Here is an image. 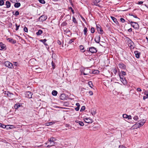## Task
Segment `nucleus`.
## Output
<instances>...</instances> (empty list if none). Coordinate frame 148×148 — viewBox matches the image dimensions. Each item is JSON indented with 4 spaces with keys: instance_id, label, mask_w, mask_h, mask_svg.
I'll list each match as a JSON object with an SVG mask.
<instances>
[{
    "instance_id": "obj_10",
    "label": "nucleus",
    "mask_w": 148,
    "mask_h": 148,
    "mask_svg": "<svg viewBox=\"0 0 148 148\" xmlns=\"http://www.w3.org/2000/svg\"><path fill=\"white\" fill-rule=\"evenodd\" d=\"M128 45L129 47H130L131 48L134 49V43L131 40L128 41Z\"/></svg>"
},
{
    "instance_id": "obj_61",
    "label": "nucleus",
    "mask_w": 148,
    "mask_h": 148,
    "mask_svg": "<svg viewBox=\"0 0 148 148\" xmlns=\"http://www.w3.org/2000/svg\"><path fill=\"white\" fill-rule=\"evenodd\" d=\"M54 123V122H51L49 123V125H51L52 124H53Z\"/></svg>"
},
{
    "instance_id": "obj_25",
    "label": "nucleus",
    "mask_w": 148,
    "mask_h": 148,
    "mask_svg": "<svg viewBox=\"0 0 148 148\" xmlns=\"http://www.w3.org/2000/svg\"><path fill=\"white\" fill-rule=\"evenodd\" d=\"M65 18H66V21H68L69 20H70L71 17L68 14V15H66V16L65 17Z\"/></svg>"
},
{
    "instance_id": "obj_51",
    "label": "nucleus",
    "mask_w": 148,
    "mask_h": 148,
    "mask_svg": "<svg viewBox=\"0 0 148 148\" xmlns=\"http://www.w3.org/2000/svg\"><path fill=\"white\" fill-rule=\"evenodd\" d=\"M19 12L18 11H16L15 12V13L14 14L16 16H18L19 15Z\"/></svg>"
},
{
    "instance_id": "obj_4",
    "label": "nucleus",
    "mask_w": 148,
    "mask_h": 148,
    "mask_svg": "<svg viewBox=\"0 0 148 148\" xmlns=\"http://www.w3.org/2000/svg\"><path fill=\"white\" fill-rule=\"evenodd\" d=\"M146 121V120L145 119L140 120V122L136 124L137 125V127L139 128L141 126H143L145 123Z\"/></svg>"
},
{
    "instance_id": "obj_53",
    "label": "nucleus",
    "mask_w": 148,
    "mask_h": 148,
    "mask_svg": "<svg viewBox=\"0 0 148 148\" xmlns=\"http://www.w3.org/2000/svg\"><path fill=\"white\" fill-rule=\"evenodd\" d=\"M127 118L129 119H132V117L130 115H128V116L127 117Z\"/></svg>"
},
{
    "instance_id": "obj_63",
    "label": "nucleus",
    "mask_w": 148,
    "mask_h": 148,
    "mask_svg": "<svg viewBox=\"0 0 148 148\" xmlns=\"http://www.w3.org/2000/svg\"><path fill=\"white\" fill-rule=\"evenodd\" d=\"M128 31L129 32H131L132 31V29L131 28H130V29H128Z\"/></svg>"
},
{
    "instance_id": "obj_49",
    "label": "nucleus",
    "mask_w": 148,
    "mask_h": 148,
    "mask_svg": "<svg viewBox=\"0 0 148 148\" xmlns=\"http://www.w3.org/2000/svg\"><path fill=\"white\" fill-rule=\"evenodd\" d=\"M24 30L25 32H28V29L27 28L25 27L24 28Z\"/></svg>"
},
{
    "instance_id": "obj_54",
    "label": "nucleus",
    "mask_w": 148,
    "mask_h": 148,
    "mask_svg": "<svg viewBox=\"0 0 148 148\" xmlns=\"http://www.w3.org/2000/svg\"><path fill=\"white\" fill-rule=\"evenodd\" d=\"M69 9H71V11L73 13V14H74V10H73V9L71 7H70L69 8Z\"/></svg>"
},
{
    "instance_id": "obj_18",
    "label": "nucleus",
    "mask_w": 148,
    "mask_h": 148,
    "mask_svg": "<svg viewBox=\"0 0 148 148\" xmlns=\"http://www.w3.org/2000/svg\"><path fill=\"white\" fill-rule=\"evenodd\" d=\"M21 106V104L18 103L14 105V108L15 109H17L18 108L20 107Z\"/></svg>"
},
{
    "instance_id": "obj_47",
    "label": "nucleus",
    "mask_w": 148,
    "mask_h": 148,
    "mask_svg": "<svg viewBox=\"0 0 148 148\" xmlns=\"http://www.w3.org/2000/svg\"><path fill=\"white\" fill-rule=\"evenodd\" d=\"M9 92L8 91H5L4 92V94L5 95H6L7 96H8V94Z\"/></svg>"
},
{
    "instance_id": "obj_44",
    "label": "nucleus",
    "mask_w": 148,
    "mask_h": 148,
    "mask_svg": "<svg viewBox=\"0 0 148 148\" xmlns=\"http://www.w3.org/2000/svg\"><path fill=\"white\" fill-rule=\"evenodd\" d=\"M15 25L16 26V30L17 31L18 30V28L20 27V25H18L17 24H16Z\"/></svg>"
},
{
    "instance_id": "obj_35",
    "label": "nucleus",
    "mask_w": 148,
    "mask_h": 148,
    "mask_svg": "<svg viewBox=\"0 0 148 148\" xmlns=\"http://www.w3.org/2000/svg\"><path fill=\"white\" fill-rule=\"evenodd\" d=\"M4 2L3 0H0V6H2L4 4Z\"/></svg>"
},
{
    "instance_id": "obj_7",
    "label": "nucleus",
    "mask_w": 148,
    "mask_h": 148,
    "mask_svg": "<svg viewBox=\"0 0 148 148\" xmlns=\"http://www.w3.org/2000/svg\"><path fill=\"white\" fill-rule=\"evenodd\" d=\"M33 94L30 91L27 92L25 94V97L28 98H32V96Z\"/></svg>"
},
{
    "instance_id": "obj_56",
    "label": "nucleus",
    "mask_w": 148,
    "mask_h": 148,
    "mask_svg": "<svg viewBox=\"0 0 148 148\" xmlns=\"http://www.w3.org/2000/svg\"><path fill=\"white\" fill-rule=\"evenodd\" d=\"M51 64H52V66L53 67H54L55 66V64L53 62V61H52V62H51Z\"/></svg>"
},
{
    "instance_id": "obj_37",
    "label": "nucleus",
    "mask_w": 148,
    "mask_h": 148,
    "mask_svg": "<svg viewBox=\"0 0 148 148\" xmlns=\"http://www.w3.org/2000/svg\"><path fill=\"white\" fill-rule=\"evenodd\" d=\"M13 95V93H10L9 92L8 97H9L10 98H12Z\"/></svg>"
},
{
    "instance_id": "obj_62",
    "label": "nucleus",
    "mask_w": 148,
    "mask_h": 148,
    "mask_svg": "<svg viewBox=\"0 0 148 148\" xmlns=\"http://www.w3.org/2000/svg\"><path fill=\"white\" fill-rule=\"evenodd\" d=\"M10 1L13 3H16V0H10Z\"/></svg>"
},
{
    "instance_id": "obj_14",
    "label": "nucleus",
    "mask_w": 148,
    "mask_h": 148,
    "mask_svg": "<svg viewBox=\"0 0 148 148\" xmlns=\"http://www.w3.org/2000/svg\"><path fill=\"white\" fill-rule=\"evenodd\" d=\"M66 95L64 94H61L60 96V99L62 100H64L66 99Z\"/></svg>"
},
{
    "instance_id": "obj_2",
    "label": "nucleus",
    "mask_w": 148,
    "mask_h": 148,
    "mask_svg": "<svg viewBox=\"0 0 148 148\" xmlns=\"http://www.w3.org/2000/svg\"><path fill=\"white\" fill-rule=\"evenodd\" d=\"M119 75L120 78V79L121 80L123 83V84L125 85L127 84V82L126 80L124 78V76L123 75L121 76L120 75V73L119 74Z\"/></svg>"
},
{
    "instance_id": "obj_9",
    "label": "nucleus",
    "mask_w": 148,
    "mask_h": 148,
    "mask_svg": "<svg viewBox=\"0 0 148 148\" xmlns=\"http://www.w3.org/2000/svg\"><path fill=\"white\" fill-rule=\"evenodd\" d=\"M6 49V45L2 42H0V50H5Z\"/></svg>"
},
{
    "instance_id": "obj_19",
    "label": "nucleus",
    "mask_w": 148,
    "mask_h": 148,
    "mask_svg": "<svg viewBox=\"0 0 148 148\" xmlns=\"http://www.w3.org/2000/svg\"><path fill=\"white\" fill-rule=\"evenodd\" d=\"M5 5L7 8H9L11 6V3L8 1H7L5 3Z\"/></svg>"
},
{
    "instance_id": "obj_34",
    "label": "nucleus",
    "mask_w": 148,
    "mask_h": 148,
    "mask_svg": "<svg viewBox=\"0 0 148 148\" xmlns=\"http://www.w3.org/2000/svg\"><path fill=\"white\" fill-rule=\"evenodd\" d=\"M75 39V38H73L72 39L70 40L69 42L68 43L69 44H71L74 41Z\"/></svg>"
},
{
    "instance_id": "obj_24",
    "label": "nucleus",
    "mask_w": 148,
    "mask_h": 148,
    "mask_svg": "<svg viewBox=\"0 0 148 148\" xmlns=\"http://www.w3.org/2000/svg\"><path fill=\"white\" fill-rule=\"evenodd\" d=\"M97 31L99 34H102L103 33V31L101 29V27L100 28H98V29H97Z\"/></svg>"
},
{
    "instance_id": "obj_64",
    "label": "nucleus",
    "mask_w": 148,
    "mask_h": 148,
    "mask_svg": "<svg viewBox=\"0 0 148 148\" xmlns=\"http://www.w3.org/2000/svg\"><path fill=\"white\" fill-rule=\"evenodd\" d=\"M57 43L59 45H61V42L59 40L57 41Z\"/></svg>"
},
{
    "instance_id": "obj_57",
    "label": "nucleus",
    "mask_w": 148,
    "mask_h": 148,
    "mask_svg": "<svg viewBox=\"0 0 148 148\" xmlns=\"http://www.w3.org/2000/svg\"><path fill=\"white\" fill-rule=\"evenodd\" d=\"M121 73H122V74L123 75H125L126 74V73L124 71H121Z\"/></svg>"
},
{
    "instance_id": "obj_12",
    "label": "nucleus",
    "mask_w": 148,
    "mask_h": 148,
    "mask_svg": "<svg viewBox=\"0 0 148 148\" xmlns=\"http://www.w3.org/2000/svg\"><path fill=\"white\" fill-rule=\"evenodd\" d=\"M100 36H97L95 38V41L97 43H99L100 41Z\"/></svg>"
},
{
    "instance_id": "obj_6",
    "label": "nucleus",
    "mask_w": 148,
    "mask_h": 148,
    "mask_svg": "<svg viewBox=\"0 0 148 148\" xmlns=\"http://www.w3.org/2000/svg\"><path fill=\"white\" fill-rule=\"evenodd\" d=\"M5 65L6 66L10 68H12L13 66L12 64L8 61H6L5 62Z\"/></svg>"
},
{
    "instance_id": "obj_26",
    "label": "nucleus",
    "mask_w": 148,
    "mask_h": 148,
    "mask_svg": "<svg viewBox=\"0 0 148 148\" xmlns=\"http://www.w3.org/2000/svg\"><path fill=\"white\" fill-rule=\"evenodd\" d=\"M47 40L46 39H44L43 40L41 39L40 40V42H43V44L46 46L47 45V43H45V42L47 41Z\"/></svg>"
},
{
    "instance_id": "obj_20",
    "label": "nucleus",
    "mask_w": 148,
    "mask_h": 148,
    "mask_svg": "<svg viewBox=\"0 0 148 148\" xmlns=\"http://www.w3.org/2000/svg\"><path fill=\"white\" fill-rule=\"evenodd\" d=\"M42 33V31L41 29H39L38 30V32H36V34L37 36H39L41 35Z\"/></svg>"
},
{
    "instance_id": "obj_59",
    "label": "nucleus",
    "mask_w": 148,
    "mask_h": 148,
    "mask_svg": "<svg viewBox=\"0 0 148 148\" xmlns=\"http://www.w3.org/2000/svg\"><path fill=\"white\" fill-rule=\"evenodd\" d=\"M119 148H126V147L123 145H119Z\"/></svg>"
},
{
    "instance_id": "obj_31",
    "label": "nucleus",
    "mask_w": 148,
    "mask_h": 148,
    "mask_svg": "<svg viewBox=\"0 0 148 148\" xmlns=\"http://www.w3.org/2000/svg\"><path fill=\"white\" fill-rule=\"evenodd\" d=\"M79 48L81 50H82V51L83 52H84L85 51H83V50L84 49V48L83 47V46L82 45H81L79 46Z\"/></svg>"
},
{
    "instance_id": "obj_42",
    "label": "nucleus",
    "mask_w": 148,
    "mask_h": 148,
    "mask_svg": "<svg viewBox=\"0 0 148 148\" xmlns=\"http://www.w3.org/2000/svg\"><path fill=\"white\" fill-rule=\"evenodd\" d=\"M113 72L115 75L117 73V70L116 68L114 69H113Z\"/></svg>"
},
{
    "instance_id": "obj_8",
    "label": "nucleus",
    "mask_w": 148,
    "mask_h": 148,
    "mask_svg": "<svg viewBox=\"0 0 148 148\" xmlns=\"http://www.w3.org/2000/svg\"><path fill=\"white\" fill-rule=\"evenodd\" d=\"M131 25L135 29H138L139 28V25L136 22H134L133 23L131 24Z\"/></svg>"
},
{
    "instance_id": "obj_23",
    "label": "nucleus",
    "mask_w": 148,
    "mask_h": 148,
    "mask_svg": "<svg viewBox=\"0 0 148 148\" xmlns=\"http://www.w3.org/2000/svg\"><path fill=\"white\" fill-rule=\"evenodd\" d=\"M92 73L93 74H98L99 73V71L98 70H92V71L91 70V73Z\"/></svg>"
},
{
    "instance_id": "obj_60",
    "label": "nucleus",
    "mask_w": 148,
    "mask_h": 148,
    "mask_svg": "<svg viewBox=\"0 0 148 148\" xmlns=\"http://www.w3.org/2000/svg\"><path fill=\"white\" fill-rule=\"evenodd\" d=\"M79 107H77L75 109V110L77 111H78L79 110Z\"/></svg>"
},
{
    "instance_id": "obj_16",
    "label": "nucleus",
    "mask_w": 148,
    "mask_h": 148,
    "mask_svg": "<svg viewBox=\"0 0 148 148\" xmlns=\"http://www.w3.org/2000/svg\"><path fill=\"white\" fill-rule=\"evenodd\" d=\"M8 41L9 42L12 43L13 44H15L16 43V41L13 39L10 38H8L7 39Z\"/></svg>"
},
{
    "instance_id": "obj_3",
    "label": "nucleus",
    "mask_w": 148,
    "mask_h": 148,
    "mask_svg": "<svg viewBox=\"0 0 148 148\" xmlns=\"http://www.w3.org/2000/svg\"><path fill=\"white\" fill-rule=\"evenodd\" d=\"M90 73H91V70L87 68L84 69L83 72V74L84 75H88Z\"/></svg>"
},
{
    "instance_id": "obj_29",
    "label": "nucleus",
    "mask_w": 148,
    "mask_h": 148,
    "mask_svg": "<svg viewBox=\"0 0 148 148\" xmlns=\"http://www.w3.org/2000/svg\"><path fill=\"white\" fill-rule=\"evenodd\" d=\"M87 28L85 27L84 28V34L86 36L87 35Z\"/></svg>"
},
{
    "instance_id": "obj_28",
    "label": "nucleus",
    "mask_w": 148,
    "mask_h": 148,
    "mask_svg": "<svg viewBox=\"0 0 148 148\" xmlns=\"http://www.w3.org/2000/svg\"><path fill=\"white\" fill-rule=\"evenodd\" d=\"M111 18L112 19V20L113 21L116 23H118V21H117L116 19L115 18V17L113 16H111Z\"/></svg>"
},
{
    "instance_id": "obj_58",
    "label": "nucleus",
    "mask_w": 148,
    "mask_h": 148,
    "mask_svg": "<svg viewBox=\"0 0 148 148\" xmlns=\"http://www.w3.org/2000/svg\"><path fill=\"white\" fill-rule=\"evenodd\" d=\"M80 17L83 20V21H84V22H86V20L82 16V15H80Z\"/></svg>"
},
{
    "instance_id": "obj_39",
    "label": "nucleus",
    "mask_w": 148,
    "mask_h": 148,
    "mask_svg": "<svg viewBox=\"0 0 148 148\" xmlns=\"http://www.w3.org/2000/svg\"><path fill=\"white\" fill-rule=\"evenodd\" d=\"M138 116H134L133 118V119L135 120H136V121H137L138 120Z\"/></svg>"
},
{
    "instance_id": "obj_48",
    "label": "nucleus",
    "mask_w": 148,
    "mask_h": 148,
    "mask_svg": "<svg viewBox=\"0 0 148 148\" xmlns=\"http://www.w3.org/2000/svg\"><path fill=\"white\" fill-rule=\"evenodd\" d=\"M55 142H50V144H51V146L54 145H55Z\"/></svg>"
},
{
    "instance_id": "obj_11",
    "label": "nucleus",
    "mask_w": 148,
    "mask_h": 148,
    "mask_svg": "<svg viewBox=\"0 0 148 148\" xmlns=\"http://www.w3.org/2000/svg\"><path fill=\"white\" fill-rule=\"evenodd\" d=\"M118 66L120 69H124L126 68V66L122 62L119 63Z\"/></svg>"
},
{
    "instance_id": "obj_21",
    "label": "nucleus",
    "mask_w": 148,
    "mask_h": 148,
    "mask_svg": "<svg viewBox=\"0 0 148 148\" xmlns=\"http://www.w3.org/2000/svg\"><path fill=\"white\" fill-rule=\"evenodd\" d=\"M75 122L78 123L79 124V125H80L81 126H83L84 125V124L83 122H82V121H79L77 120H75Z\"/></svg>"
},
{
    "instance_id": "obj_38",
    "label": "nucleus",
    "mask_w": 148,
    "mask_h": 148,
    "mask_svg": "<svg viewBox=\"0 0 148 148\" xmlns=\"http://www.w3.org/2000/svg\"><path fill=\"white\" fill-rule=\"evenodd\" d=\"M85 109V107L84 106H83L81 108L80 110V111L82 112Z\"/></svg>"
},
{
    "instance_id": "obj_17",
    "label": "nucleus",
    "mask_w": 148,
    "mask_h": 148,
    "mask_svg": "<svg viewBox=\"0 0 148 148\" xmlns=\"http://www.w3.org/2000/svg\"><path fill=\"white\" fill-rule=\"evenodd\" d=\"M91 113L94 116L96 113V110L94 108H92L90 110Z\"/></svg>"
},
{
    "instance_id": "obj_30",
    "label": "nucleus",
    "mask_w": 148,
    "mask_h": 148,
    "mask_svg": "<svg viewBox=\"0 0 148 148\" xmlns=\"http://www.w3.org/2000/svg\"><path fill=\"white\" fill-rule=\"evenodd\" d=\"M95 2L94 3L93 2V5H97V3H99L101 0H95Z\"/></svg>"
},
{
    "instance_id": "obj_13",
    "label": "nucleus",
    "mask_w": 148,
    "mask_h": 148,
    "mask_svg": "<svg viewBox=\"0 0 148 148\" xmlns=\"http://www.w3.org/2000/svg\"><path fill=\"white\" fill-rule=\"evenodd\" d=\"M85 122L87 123H92V120L88 118H86L84 119Z\"/></svg>"
},
{
    "instance_id": "obj_1",
    "label": "nucleus",
    "mask_w": 148,
    "mask_h": 148,
    "mask_svg": "<svg viewBox=\"0 0 148 148\" xmlns=\"http://www.w3.org/2000/svg\"><path fill=\"white\" fill-rule=\"evenodd\" d=\"M47 18V16L46 15H42L40 16L38 20V21L43 22L45 21Z\"/></svg>"
},
{
    "instance_id": "obj_41",
    "label": "nucleus",
    "mask_w": 148,
    "mask_h": 148,
    "mask_svg": "<svg viewBox=\"0 0 148 148\" xmlns=\"http://www.w3.org/2000/svg\"><path fill=\"white\" fill-rule=\"evenodd\" d=\"M95 32V30L94 28L93 27H91V33H94Z\"/></svg>"
},
{
    "instance_id": "obj_55",
    "label": "nucleus",
    "mask_w": 148,
    "mask_h": 148,
    "mask_svg": "<svg viewBox=\"0 0 148 148\" xmlns=\"http://www.w3.org/2000/svg\"><path fill=\"white\" fill-rule=\"evenodd\" d=\"M62 25L63 26H66L67 25V23L65 22H64L62 24Z\"/></svg>"
},
{
    "instance_id": "obj_46",
    "label": "nucleus",
    "mask_w": 148,
    "mask_h": 148,
    "mask_svg": "<svg viewBox=\"0 0 148 148\" xmlns=\"http://www.w3.org/2000/svg\"><path fill=\"white\" fill-rule=\"evenodd\" d=\"M128 115L126 114H124L123 115V117L124 118H127Z\"/></svg>"
},
{
    "instance_id": "obj_40",
    "label": "nucleus",
    "mask_w": 148,
    "mask_h": 148,
    "mask_svg": "<svg viewBox=\"0 0 148 148\" xmlns=\"http://www.w3.org/2000/svg\"><path fill=\"white\" fill-rule=\"evenodd\" d=\"M129 15L130 16H133L135 18H138V19H139L138 18L137 16L136 15H135V14L133 15L132 14H131L130 13V14Z\"/></svg>"
},
{
    "instance_id": "obj_15",
    "label": "nucleus",
    "mask_w": 148,
    "mask_h": 148,
    "mask_svg": "<svg viewBox=\"0 0 148 148\" xmlns=\"http://www.w3.org/2000/svg\"><path fill=\"white\" fill-rule=\"evenodd\" d=\"M134 53L135 54L136 58H139L140 55V53L139 52L137 51H135Z\"/></svg>"
},
{
    "instance_id": "obj_45",
    "label": "nucleus",
    "mask_w": 148,
    "mask_h": 148,
    "mask_svg": "<svg viewBox=\"0 0 148 148\" xmlns=\"http://www.w3.org/2000/svg\"><path fill=\"white\" fill-rule=\"evenodd\" d=\"M55 140V138H52L50 139V140H49V141L50 142H55L54 141V140Z\"/></svg>"
},
{
    "instance_id": "obj_5",
    "label": "nucleus",
    "mask_w": 148,
    "mask_h": 148,
    "mask_svg": "<svg viewBox=\"0 0 148 148\" xmlns=\"http://www.w3.org/2000/svg\"><path fill=\"white\" fill-rule=\"evenodd\" d=\"M89 51L92 53H95L97 52V50L96 48L94 47H91L89 48Z\"/></svg>"
},
{
    "instance_id": "obj_52",
    "label": "nucleus",
    "mask_w": 148,
    "mask_h": 148,
    "mask_svg": "<svg viewBox=\"0 0 148 148\" xmlns=\"http://www.w3.org/2000/svg\"><path fill=\"white\" fill-rule=\"evenodd\" d=\"M120 20L121 21L122 23H124L125 21V20L123 18H121L120 19Z\"/></svg>"
},
{
    "instance_id": "obj_27",
    "label": "nucleus",
    "mask_w": 148,
    "mask_h": 148,
    "mask_svg": "<svg viewBox=\"0 0 148 148\" xmlns=\"http://www.w3.org/2000/svg\"><path fill=\"white\" fill-rule=\"evenodd\" d=\"M57 93V92L55 90H53L52 92V94L53 96H56Z\"/></svg>"
},
{
    "instance_id": "obj_43",
    "label": "nucleus",
    "mask_w": 148,
    "mask_h": 148,
    "mask_svg": "<svg viewBox=\"0 0 148 148\" xmlns=\"http://www.w3.org/2000/svg\"><path fill=\"white\" fill-rule=\"evenodd\" d=\"M39 2L41 3L44 4L45 3V1L44 0H38Z\"/></svg>"
},
{
    "instance_id": "obj_22",
    "label": "nucleus",
    "mask_w": 148,
    "mask_h": 148,
    "mask_svg": "<svg viewBox=\"0 0 148 148\" xmlns=\"http://www.w3.org/2000/svg\"><path fill=\"white\" fill-rule=\"evenodd\" d=\"M14 6L15 8H18L21 6V4L20 3H15Z\"/></svg>"
},
{
    "instance_id": "obj_50",
    "label": "nucleus",
    "mask_w": 148,
    "mask_h": 148,
    "mask_svg": "<svg viewBox=\"0 0 148 148\" xmlns=\"http://www.w3.org/2000/svg\"><path fill=\"white\" fill-rule=\"evenodd\" d=\"M90 95H93V93L92 91L90 90L88 92Z\"/></svg>"
},
{
    "instance_id": "obj_32",
    "label": "nucleus",
    "mask_w": 148,
    "mask_h": 148,
    "mask_svg": "<svg viewBox=\"0 0 148 148\" xmlns=\"http://www.w3.org/2000/svg\"><path fill=\"white\" fill-rule=\"evenodd\" d=\"M88 84L89 86L91 88H92V86H93L92 83L91 81H89L88 82Z\"/></svg>"
},
{
    "instance_id": "obj_36",
    "label": "nucleus",
    "mask_w": 148,
    "mask_h": 148,
    "mask_svg": "<svg viewBox=\"0 0 148 148\" xmlns=\"http://www.w3.org/2000/svg\"><path fill=\"white\" fill-rule=\"evenodd\" d=\"M0 127H1L3 128H5L6 127V126L5 125L2 124L0 123Z\"/></svg>"
},
{
    "instance_id": "obj_33",
    "label": "nucleus",
    "mask_w": 148,
    "mask_h": 148,
    "mask_svg": "<svg viewBox=\"0 0 148 148\" xmlns=\"http://www.w3.org/2000/svg\"><path fill=\"white\" fill-rule=\"evenodd\" d=\"M73 21L75 23H77V22L76 21L75 18L73 16Z\"/></svg>"
}]
</instances>
